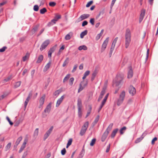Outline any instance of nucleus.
<instances>
[{"mask_svg":"<svg viewBox=\"0 0 158 158\" xmlns=\"http://www.w3.org/2000/svg\"><path fill=\"white\" fill-rule=\"evenodd\" d=\"M131 34L130 30L127 29L126 30L125 38V47L127 48L129 47L131 42Z\"/></svg>","mask_w":158,"mask_h":158,"instance_id":"f257e3e1","label":"nucleus"},{"mask_svg":"<svg viewBox=\"0 0 158 158\" xmlns=\"http://www.w3.org/2000/svg\"><path fill=\"white\" fill-rule=\"evenodd\" d=\"M72 142V140L71 139H70L69 140L66 146L67 148H68L69 147V146L71 144Z\"/></svg>","mask_w":158,"mask_h":158,"instance_id":"c9c22d12","label":"nucleus"},{"mask_svg":"<svg viewBox=\"0 0 158 158\" xmlns=\"http://www.w3.org/2000/svg\"><path fill=\"white\" fill-rule=\"evenodd\" d=\"M142 139L140 138H139L137 139L135 141V143H138L141 141Z\"/></svg>","mask_w":158,"mask_h":158,"instance_id":"4d7b16f0","label":"nucleus"},{"mask_svg":"<svg viewBox=\"0 0 158 158\" xmlns=\"http://www.w3.org/2000/svg\"><path fill=\"white\" fill-rule=\"evenodd\" d=\"M74 79L73 77L70 78L69 81V84L70 85H72L73 84Z\"/></svg>","mask_w":158,"mask_h":158,"instance_id":"7c9ffc66","label":"nucleus"},{"mask_svg":"<svg viewBox=\"0 0 158 158\" xmlns=\"http://www.w3.org/2000/svg\"><path fill=\"white\" fill-rule=\"evenodd\" d=\"M70 77V74H68L67 75L66 77H64V80H63V82H65L67 81L69 78Z\"/></svg>","mask_w":158,"mask_h":158,"instance_id":"a878e982","label":"nucleus"},{"mask_svg":"<svg viewBox=\"0 0 158 158\" xmlns=\"http://www.w3.org/2000/svg\"><path fill=\"white\" fill-rule=\"evenodd\" d=\"M86 129L82 127L80 132V134L81 135H82L85 133L86 131Z\"/></svg>","mask_w":158,"mask_h":158,"instance_id":"bb28decb","label":"nucleus"},{"mask_svg":"<svg viewBox=\"0 0 158 158\" xmlns=\"http://www.w3.org/2000/svg\"><path fill=\"white\" fill-rule=\"evenodd\" d=\"M77 67V65H75L74 66L73 69L72 70V72H74L76 70Z\"/></svg>","mask_w":158,"mask_h":158,"instance_id":"774afa93","label":"nucleus"},{"mask_svg":"<svg viewBox=\"0 0 158 158\" xmlns=\"http://www.w3.org/2000/svg\"><path fill=\"white\" fill-rule=\"evenodd\" d=\"M49 42L48 40H46L45 41L41 46L40 49L42 51L43 49H45L47 45L49 44Z\"/></svg>","mask_w":158,"mask_h":158,"instance_id":"9d476101","label":"nucleus"},{"mask_svg":"<svg viewBox=\"0 0 158 158\" xmlns=\"http://www.w3.org/2000/svg\"><path fill=\"white\" fill-rule=\"evenodd\" d=\"M45 98V95H44L40 99L39 101V108H41L43 105Z\"/></svg>","mask_w":158,"mask_h":158,"instance_id":"1a4fd4ad","label":"nucleus"},{"mask_svg":"<svg viewBox=\"0 0 158 158\" xmlns=\"http://www.w3.org/2000/svg\"><path fill=\"white\" fill-rule=\"evenodd\" d=\"M96 139H93L91 141L90 143V145L91 146H93L95 143Z\"/></svg>","mask_w":158,"mask_h":158,"instance_id":"e433bc0d","label":"nucleus"},{"mask_svg":"<svg viewBox=\"0 0 158 158\" xmlns=\"http://www.w3.org/2000/svg\"><path fill=\"white\" fill-rule=\"evenodd\" d=\"M118 39V38H116L113 41V42L112 43V45H113L114 46H115V44L117 41Z\"/></svg>","mask_w":158,"mask_h":158,"instance_id":"a19ab883","label":"nucleus"},{"mask_svg":"<svg viewBox=\"0 0 158 158\" xmlns=\"http://www.w3.org/2000/svg\"><path fill=\"white\" fill-rule=\"evenodd\" d=\"M56 4V3L54 2H51L49 3V5L51 6H54Z\"/></svg>","mask_w":158,"mask_h":158,"instance_id":"c03bdc74","label":"nucleus"},{"mask_svg":"<svg viewBox=\"0 0 158 158\" xmlns=\"http://www.w3.org/2000/svg\"><path fill=\"white\" fill-rule=\"evenodd\" d=\"M65 97L64 95H63L61 97L59 98L58 101H57L56 106H58L61 104V103L62 102L64 98Z\"/></svg>","mask_w":158,"mask_h":158,"instance_id":"2eb2a0df","label":"nucleus"},{"mask_svg":"<svg viewBox=\"0 0 158 158\" xmlns=\"http://www.w3.org/2000/svg\"><path fill=\"white\" fill-rule=\"evenodd\" d=\"M71 38L69 34H67L65 37V39L66 40H69Z\"/></svg>","mask_w":158,"mask_h":158,"instance_id":"3c124183","label":"nucleus"},{"mask_svg":"<svg viewBox=\"0 0 158 158\" xmlns=\"http://www.w3.org/2000/svg\"><path fill=\"white\" fill-rule=\"evenodd\" d=\"M11 146V143H8L5 147V151H7L10 148Z\"/></svg>","mask_w":158,"mask_h":158,"instance_id":"cd10ccee","label":"nucleus"},{"mask_svg":"<svg viewBox=\"0 0 158 158\" xmlns=\"http://www.w3.org/2000/svg\"><path fill=\"white\" fill-rule=\"evenodd\" d=\"M109 38H107L104 42L102 47L101 50L102 52L104 51L106 48L107 44L108 42Z\"/></svg>","mask_w":158,"mask_h":158,"instance_id":"423d86ee","label":"nucleus"},{"mask_svg":"<svg viewBox=\"0 0 158 158\" xmlns=\"http://www.w3.org/2000/svg\"><path fill=\"white\" fill-rule=\"evenodd\" d=\"M27 139H25L24 140V142L22 144L21 148L19 151V152H22V151L23 150V149L25 148L26 147V145L27 143Z\"/></svg>","mask_w":158,"mask_h":158,"instance_id":"f8f14e48","label":"nucleus"},{"mask_svg":"<svg viewBox=\"0 0 158 158\" xmlns=\"http://www.w3.org/2000/svg\"><path fill=\"white\" fill-rule=\"evenodd\" d=\"M68 62H69V58H67L66 59V60H65V61H64V63L63 64V67H64L66 65H67L68 64Z\"/></svg>","mask_w":158,"mask_h":158,"instance_id":"f704fd0d","label":"nucleus"},{"mask_svg":"<svg viewBox=\"0 0 158 158\" xmlns=\"http://www.w3.org/2000/svg\"><path fill=\"white\" fill-rule=\"evenodd\" d=\"M53 129V127H51L46 132V134H47L49 135H50V133H51L52 130Z\"/></svg>","mask_w":158,"mask_h":158,"instance_id":"4c0bfd02","label":"nucleus"},{"mask_svg":"<svg viewBox=\"0 0 158 158\" xmlns=\"http://www.w3.org/2000/svg\"><path fill=\"white\" fill-rule=\"evenodd\" d=\"M78 49L80 51L81 50H87V48L85 45H82L79 46L78 48Z\"/></svg>","mask_w":158,"mask_h":158,"instance_id":"f3484780","label":"nucleus"},{"mask_svg":"<svg viewBox=\"0 0 158 158\" xmlns=\"http://www.w3.org/2000/svg\"><path fill=\"white\" fill-rule=\"evenodd\" d=\"M97 73V71H95L92 74V76L94 77Z\"/></svg>","mask_w":158,"mask_h":158,"instance_id":"69168bd1","label":"nucleus"},{"mask_svg":"<svg viewBox=\"0 0 158 158\" xmlns=\"http://www.w3.org/2000/svg\"><path fill=\"white\" fill-rule=\"evenodd\" d=\"M88 125H89L88 122H86L84 124L82 127L87 129V128L88 127Z\"/></svg>","mask_w":158,"mask_h":158,"instance_id":"2f4dec72","label":"nucleus"},{"mask_svg":"<svg viewBox=\"0 0 158 158\" xmlns=\"http://www.w3.org/2000/svg\"><path fill=\"white\" fill-rule=\"evenodd\" d=\"M110 144H109V145L107 147V148H106V152H109V151L110 150Z\"/></svg>","mask_w":158,"mask_h":158,"instance_id":"338daca9","label":"nucleus"},{"mask_svg":"<svg viewBox=\"0 0 158 158\" xmlns=\"http://www.w3.org/2000/svg\"><path fill=\"white\" fill-rule=\"evenodd\" d=\"M65 47L64 45H63L62 46V47L60 48L59 52H61L64 49Z\"/></svg>","mask_w":158,"mask_h":158,"instance_id":"052dcab7","label":"nucleus"},{"mask_svg":"<svg viewBox=\"0 0 158 158\" xmlns=\"http://www.w3.org/2000/svg\"><path fill=\"white\" fill-rule=\"evenodd\" d=\"M50 107L49 106H48L44 110V111L45 112H48L50 110Z\"/></svg>","mask_w":158,"mask_h":158,"instance_id":"de8ad7c7","label":"nucleus"},{"mask_svg":"<svg viewBox=\"0 0 158 158\" xmlns=\"http://www.w3.org/2000/svg\"><path fill=\"white\" fill-rule=\"evenodd\" d=\"M90 23L94 25V19H91L90 20Z\"/></svg>","mask_w":158,"mask_h":158,"instance_id":"bf43d9fd","label":"nucleus"},{"mask_svg":"<svg viewBox=\"0 0 158 158\" xmlns=\"http://www.w3.org/2000/svg\"><path fill=\"white\" fill-rule=\"evenodd\" d=\"M51 65V62H48L46 64V65L45 66V68H44V71H47L50 68Z\"/></svg>","mask_w":158,"mask_h":158,"instance_id":"6ab92c4d","label":"nucleus"},{"mask_svg":"<svg viewBox=\"0 0 158 158\" xmlns=\"http://www.w3.org/2000/svg\"><path fill=\"white\" fill-rule=\"evenodd\" d=\"M103 33V30H102L101 32V33L99 34H98L96 37V40H98L102 36V34Z\"/></svg>","mask_w":158,"mask_h":158,"instance_id":"4be33fe9","label":"nucleus"},{"mask_svg":"<svg viewBox=\"0 0 158 158\" xmlns=\"http://www.w3.org/2000/svg\"><path fill=\"white\" fill-rule=\"evenodd\" d=\"M66 152V150L65 148H64L61 151V153L62 155H64Z\"/></svg>","mask_w":158,"mask_h":158,"instance_id":"37998d69","label":"nucleus"},{"mask_svg":"<svg viewBox=\"0 0 158 158\" xmlns=\"http://www.w3.org/2000/svg\"><path fill=\"white\" fill-rule=\"evenodd\" d=\"M87 31H85L82 32L80 35V36L81 38H83L84 36L86 35L87 34Z\"/></svg>","mask_w":158,"mask_h":158,"instance_id":"393cba45","label":"nucleus"},{"mask_svg":"<svg viewBox=\"0 0 158 158\" xmlns=\"http://www.w3.org/2000/svg\"><path fill=\"white\" fill-rule=\"evenodd\" d=\"M38 133H39L38 129L37 128L35 129V131H34V135L35 136H37L38 134Z\"/></svg>","mask_w":158,"mask_h":158,"instance_id":"79ce46f5","label":"nucleus"},{"mask_svg":"<svg viewBox=\"0 0 158 158\" xmlns=\"http://www.w3.org/2000/svg\"><path fill=\"white\" fill-rule=\"evenodd\" d=\"M43 59V56L42 55H40L38 58V60L37 61V63H40L41 62Z\"/></svg>","mask_w":158,"mask_h":158,"instance_id":"a211bd4d","label":"nucleus"},{"mask_svg":"<svg viewBox=\"0 0 158 158\" xmlns=\"http://www.w3.org/2000/svg\"><path fill=\"white\" fill-rule=\"evenodd\" d=\"M88 24V22L86 21H84L82 23V26L84 27L85 26L87 25Z\"/></svg>","mask_w":158,"mask_h":158,"instance_id":"6e6d98bb","label":"nucleus"},{"mask_svg":"<svg viewBox=\"0 0 158 158\" xmlns=\"http://www.w3.org/2000/svg\"><path fill=\"white\" fill-rule=\"evenodd\" d=\"M105 93V89H103L102 90V91L101 92L100 95L103 96L104 95V94Z\"/></svg>","mask_w":158,"mask_h":158,"instance_id":"e2e57ef3","label":"nucleus"},{"mask_svg":"<svg viewBox=\"0 0 158 158\" xmlns=\"http://www.w3.org/2000/svg\"><path fill=\"white\" fill-rule=\"evenodd\" d=\"M56 47V46L50 48L49 51L52 52H53L55 50Z\"/></svg>","mask_w":158,"mask_h":158,"instance_id":"49530a36","label":"nucleus"},{"mask_svg":"<svg viewBox=\"0 0 158 158\" xmlns=\"http://www.w3.org/2000/svg\"><path fill=\"white\" fill-rule=\"evenodd\" d=\"M126 129V127H124L122 128L121 130H120V134L122 135L123 134L124 132L125 131Z\"/></svg>","mask_w":158,"mask_h":158,"instance_id":"c85d7f7f","label":"nucleus"},{"mask_svg":"<svg viewBox=\"0 0 158 158\" xmlns=\"http://www.w3.org/2000/svg\"><path fill=\"white\" fill-rule=\"evenodd\" d=\"M130 94L132 95H134L136 92L135 88L132 86H130L129 89Z\"/></svg>","mask_w":158,"mask_h":158,"instance_id":"6e6552de","label":"nucleus"},{"mask_svg":"<svg viewBox=\"0 0 158 158\" xmlns=\"http://www.w3.org/2000/svg\"><path fill=\"white\" fill-rule=\"evenodd\" d=\"M123 79V77L120 75H117L113 81V85L118 86L120 84Z\"/></svg>","mask_w":158,"mask_h":158,"instance_id":"7ed1b4c3","label":"nucleus"},{"mask_svg":"<svg viewBox=\"0 0 158 158\" xmlns=\"http://www.w3.org/2000/svg\"><path fill=\"white\" fill-rule=\"evenodd\" d=\"M55 19H54L52 20L51 22L49 23H48V25L49 26H50L54 24H55L56 23V21H55Z\"/></svg>","mask_w":158,"mask_h":158,"instance_id":"5701e85b","label":"nucleus"},{"mask_svg":"<svg viewBox=\"0 0 158 158\" xmlns=\"http://www.w3.org/2000/svg\"><path fill=\"white\" fill-rule=\"evenodd\" d=\"M39 7L37 5H35L34 7V10L35 11H37L39 10Z\"/></svg>","mask_w":158,"mask_h":158,"instance_id":"09e8293b","label":"nucleus"},{"mask_svg":"<svg viewBox=\"0 0 158 158\" xmlns=\"http://www.w3.org/2000/svg\"><path fill=\"white\" fill-rule=\"evenodd\" d=\"M7 120H8V121L9 122L10 124L11 125H12L13 124V123H12L10 120V119L9 118V117H7L6 118Z\"/></svg>","mask_w":158,"mask_h":158,"instance_id":"680f3d73","label":"nucleus"},{"mask_svg":"<svg viewBox=\"0 0 158 158\" xmlns=\"http://www.w3.org/2000/svg\"><path fill=\"white\" fill-rule=\"evenodd\" d=\"M87 81H83L81 82L80 84L78 92H79L82 91L87 86Z\"/></svg>","mask_w":158,"mask_h":158,"instance_id":"39448f33","label":"nucleus"},{"mask_svg":"<svg viewBox=\"0 0 158 158\" xmlns=\"http://www.w3.org/2000/svg\"><path fill=\"white\" fill-rule=\"evenodd\" d=\"M157 139V138L156 137H155L152 141V144H154L155 143V141H156Z\"/></svg>","mask_w":158,"mask_h":158,"instance_id":"8fccbe9b","label":"nucleus"},{"mask_svg":"<svg viewBox=\"0 0 158 158\" xmlns=\"http://www.w3.org/2000/svg\"><path fill=\"white\" fill-rule=\"evenodd\" d=\"M90 73V71H86L84 74V75L82 77V79L84 80Z\"/></svg>","mask_w":158,"mask_h":158,"instance_id":"412c9836","label":"nucleus"},{"mask_svg":"<svg viewBox=\"0 0 158 158\" xmlns=\"http://www.w3.org/2000/svg\"><path fill=\"white\" fill-rule=\"evenodd\" d=\"M47 11L46 9L45 8H43L40 10V13L42 14H43Z\"/></svg>","mask_w":158,"mask_h":158,"instance_id":"58836bf2","label":"nucleus"},{"mask_svg":"<svg viewBox=\"0 0 158 158\" xmlns=\"http://www.w3.org/2000/svg\"><path fill=\"white\" fill-rule=\"evenodd\" d=\"M93 3V1H90L88 2V3L86 5V6L87 7H89Z\"/></svg>","mask_w":158,"mask_h":158,"instance_id":"864d4df0","label":"nucleus"},{"mask_svg":"<svg viewBox=\"0 0 158 158\" xmlns=\"http://www.w3.org/2000/svg\"><path fill=\"white\" fill-rule=\"evenodd\" d=\"M6 1H4L0 3V6H2L5 5L6 3Z\"/></svg>","mask_w":158,"mask_h":158,"instance_id":"0e129e2a","label":"nucleus"},{"mask_svg":"<svg viewBox=\"0 0 158 158\" xmlns=\"http://www.w3.org/2000/svg\"><path fill=\"white\" fill-rule=\"evenodd\" d=\"M22 137L21 136L19 137L18 139L16 142V143L17 144H18L22 140Z\"/></svg>","mask_w":158,"mask_h":158,"instance_id":"ea45409f","label":"nucleus"},{"mask_svg":"<svg viewBox=\"0 0 158 158\" xmlns=\"http://www.w3.org/2000/svg\"><path fill=\"white\" fill-rule=\"evenodd\" d=\"M78 114L79 117L80 118L81 117L82 115L81 108L80 107L78 108Z\"/></svg>","mask_w":158,"mask_h":158,"instance_id":"b1692460","label":"nucleus"},{"mask_svg":"<svg viewBox=\"0 0 158 158\" xmlns=\"http://www.w3.org/2000/svg\"><path fill=\"white\" fill-rule=\"evenodd\" d=\"M108 95H109V94H107L106 95L104 99H103V100L102 102V104H101V106H100L99 110H101V109L102 108V107L103 106L104 104H105V103L107 99V98H108Z\"/></svg>","mask_w":158,"mask_h":158,"instance_id":"4468645a","label":"nucleus"},{"mask_svg":"<svg viewBox=\"0 0 158 158\" xmlns=\"http://www.w3.org/2000/svg\"><path fill=\"white\" fill-rule=\"evenodd\" d=\"M112 126V125L111 126V127L110 128H109V127H108L106 131L103 134V135L102 138L101 140L102 141H104L105 139H106L109 131H110L111 129V127Z\"/></svg>","mask_w":158,"mask_h":158,"instance_id":"20e7f679","label":"nucleus"},{"mask_svg":"<svg viewBox=\"0 0 158 158\" xmlns=\"http://www.w3.org/2000/svg\"><path fill=\"white\" fill-rule=\"evenodd\" d=\"M21 84V81H18L16 82L15 84V88H16L19 87L20 85Z\"/></svg>","mask_w":158,"mask_h":158,"instance_id":"72a5a7b5","label":"nucleus"},{"mask_svg":"<svg viewBox=\"0 0 158 158\" xmlns=\"http://www.w3.org/2000/svg\"><path fill=\"white\" fill-rule=\"evenodd\" d=\"M133 75V71L131 68L129 67L128 69V72L127 73V78H131Z\"/></svg>","mask_w":158,"mask_h":158,"instance_id":"9b49d317","label":"nucleus"},{"mask_svg":"<svg viewBox=\"0 0 158 158\" xmlns=\"http://www.w3.org/2000/svg\"><path fill=\"white\" fill-rule=\"evenodd\" d=\"M6 48L5 47H3L2 48L0 49V52H3L5 51Z\"/></svg>","mask_w":158,"mask_h":158,"instance_id":"5fc2aeb1","label":"nucleus"},{"mask_svg":"<svg viewBox=\"0 0 158 158\" xmlns=\"http://www.w3.org/2000/svg\"><path fill=\"white\" fill-rule=\"evenodd\" d=\"M116 0H112L111 3L110 5V8L111 9L112 8L113 6L114 3H115V1Z\"/></svg>","mask_w":158,"mask_h":158,"instance_id":"a18cd8bd","label":"nucleus"},{"mask_svg":"<svg viewBox=\"0 0 158 158\" xmlns=\"http://www.w3.org/2000/svg\"><path fill=\"white\" fill-rule=\"evenodd\" d=\"M145 10L144 9H142L141 11V13L140 14L139 18V22L140 23L143 20L144 17L145 15Z\"/></svg>","mask_w":158,"mask_h":158,"instance_id":"0eeeda50","label":"nucleus"},{"mask_svg":"<svg viewBox=\"0 0 158 158\" xmlns=\"http://www.w3.org/2000/svg\"><path fill=\"white\" fill-rule=\"evenodd\" d=\"M55 17L57 19H59L61 18V16L59 14H56L55 15Z\"/></svg>","mask_w":158,"mask_h":158,"instance_id":"603ef678","label":"nucleus"},{"mask_svg":"<svg viewBox=\"0 0 158 158\" xmlns=\"http://www.w3.org/2000/svg\"><path fill=\"white\" fill-rule=\"evenodd\" d=\"M77 105L78 106V108L79 107H80V108H82L81 101L80 99L78 100Z\"/></svg>","mask_w":158,"mask_h":158,"instance_id":"473e14b6","label":"nucleus"},{"mask_svg":"<svg viewBox=\"0 0 158 158\" xmlns=\"http://www.w3.org/2000/svg\"><path fill=\"white\" fill-rule=\"evenodd\" d=\"M89 15L88 14H83L81 15L78 19L79 21H81L84 19H85L89 16Z\"/></svg>","mask_w":158,"mask_h":158,"instance_id":"ddd939ff","label":"nucleus"},{"mask_svg":"<svg viewBox=\"0 0 158 158\" xmlns=\"http://www.w3.org/2000/svg\"><path fill=\"white\" fill-rule=\"evenodd\" d=\"M118 131V129H115L113 131L111 135V137L112 138H114L115 136Z\"/></svg>","mask_w":158,"mask_h":158,"instance_id":"aec40b11","label":"nucleus"},{"mask_svg":"<svg viewBox=\"0 0 158 158\" xmlns=\"http://www.w3.org/2000/svg\"><path fill=\"white\" fill-rule=\"evenodd\" d=\"M89 111L88 112H87V115H86V118L90 114V112H91V106H90L89 107Z\"/></svg>","mask_w":158,"mask_h":158,"instance_id":"13d9d810","label":"nucleus"},{"mask_svg":"<svg viewBox=\"0 0 158 158\" xmlns=\"http://www.w3.org/2000/svg\"><path fill=\"white\" fill-rule=\"evenodd\" d=\"M126 95V92L125 91H122L119 95V97L116 101V103L118 106L121 105L123 102Z\"/></svg>","mask_w":158,"mask_h":158,"instance_id":"f03ea898","label":"nucleus"},{"mask_svg":"<svg viewBox=\"0 0 158 158\" xmlns=\"http://www.w3.org/2000/svg\"><path fill=\"white\" fill-rule=\"evenodd\" d=\"M30 54L29 53H27L22 58V60L23 61H25L28 60Z\"/></svg>","mask_w":158,"mask_h":158,"instance_id":"dca6fc26","label":"nucleus"},{"mask_svg":"<svg viewBox=\"0 0 158 158\" xmlns=\"http://www.w3.org/2000/svg\"><path fill=\"white\" fill-rule=\"evenodd\" d=\"M31 96H31H30V95H29V96L27 98V99H26V100L25 102L24 106H25V107L26 106L29 101V100L30 99V97Z\"/></svg>","mask_w":158,"mask_h":158,"instance_id":"c756f323","label":"nucleus"}]
</instances>
